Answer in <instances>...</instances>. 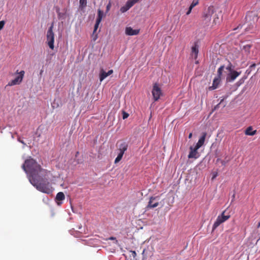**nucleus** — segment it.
<instances>
[{
	"label": "nucleus",
	"mask_w": 260,
	"mask_h": 260,
	"mask_svg": "<svg viewBox=\"0 0 260 260\" xmlns=\"http://www.w3.org/2000/svg\"><path fill=\"white\" fill-rule=\"evenodd\" d=\"M22 168L25 173L28 174L29 181L30 179L37 177L39 175L45 177L48 173L47 170L42 169L41 166L32 158L25 160Z\"/></svg>",
	"instance_id": "1"
},
{
	"label": "nucleus",
	"mask_w": 260,
	"mask_h": 260,
	"mask_svg": "<svg viewBox=\"0 0 260 260\" xmlns=\"http://www.w3.org/2000/svg\"><path fill=\"white\" fill-rule=\"evenodd\" d=\"M41 175L35 178L30 179V183L39 191L50 194L52 192V187L47 179L41 178Z\"/></svg>",
	"instance_id": "2"
},
{
	"label": "nucleus",
	"mask_w": 260,
	"mask_h": 260,
	"mask_svg": "<svg viewBox=\"0 0 260 260\" xmlns=\"http://www.w3.org/2000/svg\"><path fill=\"white\" fill-rule=\"evenodd\" d=\"M225 211L222 212L221 215H219L215 222L214 223L212 227V230H215L220 224L225 222L230 217V215H225L224 213Z\"/></svg>",
	"instance_id": "3"
},
{
	"label": "nucleus",
	"mask_w": 260,
	"mask_h": 260,
	"mask_svg": "<svg viewBox=\"0 0 260 260\" xmlns=\"http://www.w3.org/2000/svg\"><path fill=\"white\" fill-rule=\"evenodd\" d=\"M16 73L18 74V75L14 80H12V81L9 82L8 85L13 86L15 85H18L19 84L22 82V79L24 77L25 72L24 71H21L20 72H18V70H17Z\"/></svg>",
	"instance_id": "4"
},
{
	"label": "nucleus",
	"mask_w": 260,
	"mask_h": 260,
	"mask_svg": "<svg viewBox=\"0 0 260 260\" xmlns=\"http://www.w3.org/2000/svg\"><path fill=\"white\" fill-rule=\"evenodd\" d=\"M152 93L154 101H157L162 95L161 88L158 86L157 83L154 84L152 90Z\"/></svg>",
	"instance_id": "5"
},
{
	"label": "nucleus",
	"mask_w": 260,
	"mask_h": 260,
	"mask_svg": "<svg viewBox=\"0 0 260 260\" xmlns=\"http://www.w3.org/2000/svg\"><path fill=\"white\" fill-rule=\"evenodd\" d=\"M159 197H151L149 199L148 205L146 207V210H149L151 208H154L158 206Z\"/></svg>",
	"instance_id": "6"
},
{
	"label": "nucleus",
	"mask_w": 260,
	"mask_h": 260,
	"mask_svg": "<svg viewBox=\"0 0 260 260\" xmlns=\"http://www.w3.org/2000/svg\"><path fill=\"white\" fill-rule=\"evenodd\" d=\"M214 11L215 10L213 6H210L204 9L202 16L211 19V17L213 15Z\"/></svg>",
	"instance_id": "7"
},
{
	"label": "nucleus",
	"mask_w": 260,
	"mask_h": 260,
	"mask_svg": "<svg viewBox=\"0 0 260 260\" xmlns=\"http://www.w3.org/2000/svg\"><path fill=\"white\" fill-rule=\"evenodd\" d=\"M199 148H197V147H193L192 146H190L189 147V153L188 155V158H197L199 155L198 152V150Z\"/></svg>",
	"instance_id": "8"
},
{
	"label": "nucleus",
	"mask_w": 260,
	"mask_h": 260,
	"mask_svg": "<svg viewBox=\"0 0 260 260\" xmlns=\"http://www.w3.org/2000/svg\"><path fill=\"white\" fill-rule=\"evenodd\" d=\"M241 73V72L233 71L230 72L226 77V80L229 82L234 81Z\"/></svg>",
	"instance_id": "9"
},
{
	"label": "nucleus",
	"mask_w": 260,
	"mask_h": 260,
	"mask_svg": "<svg viewBox=\"0 0 260 260\" xmlns=\"http://www.w3.org/2000/svg\"><path fill=\"white\" fill-rule=\"evenodd\" d=\"M117 148L118 152L124 153L125 151L127 150L128 144L125 142H119L117 143Z\"/></svg>",
	"instance_id": "10"
},
{
	"label": "nucleus",
	"mask_w": 260,
	"mask_h": 260,
	"mask_svg": "<svg viewBox=\"0 0 260 260\" xmlns=\"http://www.w3.org/2000/svg\"><path fill=\"white\" fill-rule=\"evenodd\" d=\"M54 34H47V43L51 49H54Z\"/></svg>",
	"instance_id": "11"
},
{
	"label": "nucleus",
	"mask_w": 260,
	"mask_h": 260,
	"mask_svg": "<svg viewBox=\"0 0 260 260\" xmlns=\"http://www.w3.org/2000/svg\"><path fill=\"white\" fill-rule=\"evenodd\" d=\"M207 136L206 133H203L202 134V136L201 137V138L199 139L198 143H197L196 145L195 146L197 147V148H200L202 145H203L205 139Z\"/></svg>",
	"instance_id": "12"
},
{
	"label": "nucleus",
	"mask_w": 260,
	"mask_h": 260,
	"mask_svg": "<svg viewBox=\"0 0 260 260\" xmlns=\"http://www.w3.org/2000/svg\"><path fill=\"white\" fill-rule=\"evenodd\" d=\"M211 19L208 18H206L204 17L203 16H202V26L205 28L210 27L211 23Z\"/></svg>",
	"instance_id": "13"
},
{
	"label": "nucleus",
	"mask_w": 260,
	"mask_h": 260,
	"mask_svg": "<svg viewBox=\"0 0 260 260\" xmlns=\"http://www.w3.org/2000/svg\"><path fill=\"white\" fill-rule=\"evenodd\" d=\"M65 199V196L64 193L62 192H59L57 193L55 201L57 202L58 205H60L61 203L59 202V201H62Z\"/></svg>",
	"instance_id": "14"
},
{
	"label": "nucleus",
	"mask_w": 260,
	"mask_h": 260,
	"mask_svg": "<svg viewBox=\"0 0 260 260\" xmlns=\"http://www.w3.org/2000/svg\"><path fill=\"white\" fill-rule=\"evenodd\" d=\"M220 80L221 78L218 77L215 78L213 80L212 85L209 87V89L210 90H214L216 89L220 82Z\"/></svg>",
	"instance_id": "15"
},
{
	"label": "nucleus",
	"mask_w": 260,
	"mask_h": 260,
	"mask_svg": "<svg viewBox=\"0 0 260 260\" xmlns=\"http://www.w3.org/2000/svg\"><path fill=\"white\" fill-rule=\"evenodd\" d=\"M133 7V4L128 3L127 1L125 5L121 7L120 11L122 13H125Z\"/></svg>",
	"instance_id": "16"
},
{
	"label": "nucleus",
	"mask_w": 260,
	"mask_h": 260,
	"mask_svg": "<svg viewBox=\"0 0 260 260\" xmlns=\"http://www.w3.org/2000/svg\"><path fill=\"white\" fill-rule=\"evenodd\" d=\"M213 21L212 24H211L210 27H213L214 26L219 24L220 22L219 16L216 14L213 15Z\"/></svg>",
	"instance_id": "17"
},
{
	"label": "nucleus",
	"mask_w": 260,
	"mask_h": 260,
	"mask_svg": "<svg viewBox=\"0 0 260 260\" xmlns=\"http://www.w3.org/2000/svg\"><path fill=\"white\" fill-rule=\"evenodd\" d=\"M108 76V75L107 74V72H106L105 71H104L103 69H102L100 71L99 75L100 81L102 82Z\"/></svg>",
	"instance_id": "18"
},
{
	"label": "nucleus",
	"mask_w": 260,
	"mask_h": 260,
	"mask_svg": "<svg viewBox=\"0 0 260 260\" xmlns=\"http://www.w3.org/2000/svg\"><path fill=\"white\" fill-rule=\"evenodd\" d=\"M104 14L103 11L100 9L98 10V17L96 20L98 21V24L100 23L102 18L104 17Z\"/></svg>",
	"instance_id": "19"
},
{
	"label": "nucleus",
	"mask_w": 260,
	"mask_h": 260,
	"mask_svg": "<svg viewBox=\"0 0 260 260\" xmlns=\"http://www.w3.org/2000/svg\"><path fill=\"white\" fill-rule=\"evenodd\" d=\"M252 128L251 126L248 127L245 131V134L248 136H253L256 134V131H252Z\"/></svg>",
	"instance_id": "20"
},
{
	"label": "nucleus",
	"mask_w": 260,
	"mask_h": 260,
	"mask_svg": "<svg viewBox=\"0 0 260 260\" xmlns=\"http://www.w3.org/2000/svg\"><path fill=\"white\" fill-rule=\"evenodd\" d=\"M198 46L197 44H195L191 48L192 53L194 54V58H197L199 52Z\"/></svg>",
	"instance_id": "21"
},
{
	"label": "nucleus",
	"mask_w": 260,
	"mask_h": 260,
	"mask_svg": "<svg viewBox=\"0 0 260 260\" xmlns=\"http://www.w3.org/2000/svg\"><path fill=\"white\" fill-rule=\"evenodd\" d=\"M224 99H222V100H221L220 102H219V104H218L217 105H216L214 107V109H213V111H214V110H217L219 107V106L220 105H221L222 108H224V107H225L226 106V104L223 103V101H224Z\"/></svg>",
	"instance_id": "22"
},
{
	"label": "nucleus",
	"mask_w": 260,
	"mask_h": 260,
	"mask_svg": "<svg viewBox=\"0 0 260 260\" xmlns=\"http://www.w3.org/2000/svg\"><path fill=\"white\" fill-rule=\"evenodd\" d=\"M87 5V0H80L79 1V8L81 10L84 9Z\"/></svg>",
	"instance_id": "23"
},
{
	"label": "nucleus",
	"mask_w": 260,
	"mask_h": 260,
	"mask_svg": "<svg viewBox=\"0 0 260 260\" xmlns=\"http://www.w3.org/2000/svg\"><path fill=\"white\" fill-rule=\"evenodd\" d=\"M224 68V66H221L218 68V69L217 70V77L221 78Z\"/></svg>",
	"instance_id": "24"
},
{
	"label": "nucleus",
	"mask_w": 260,
	"mask_h": 260,
	"mask_svg": "<svg viewBox=\"0 0 260 260\" xmlns=\"http://www.w3.org/2000/svg\"><path fill=\"white\" fill-rule=\"evenodd\" d=\"M123 154L124 153L118 152V155L116 157V158H115V161H114L115 164L118 163V162H119L121 160V159L122 158V156L123 155Z\"/></svg>",
	"instance_id": "25"
},
{
	"label": "nucleus",
	"mask_w": 260,
	"mask_h": 260,
	"mask_svg": "<svg viewBox=\"0 0 260 260\" xmlns=\"http://www.w3.org/2000/svg\"><path fill=\"white\" fill-rule=\"evenodd\" d=\"M139 32V30H134L131 27H126L125 28V32Z\"/></svg>",
	"instance_id": "26"
},
{
	"label": "nucleus",
	"mask_w": 260,
	"mask_h": 260,
	"mask_svg": "<svg viewBox=\"0 0 260 260\" xmlns=\"http://www.w3.org/2000/svg\"><path fill=\"white\" fill-rule=\"evenodd\" d=\"M199 0H193L191 5H190L193 8L199 4Z\"/></svg>",
	"instance_id": "27"
},
{
	"label": "nucleus",
	"mask_w": 260,
	"mask_h": 260,
	"mask_svg": "<svg viewBox=\"0 0 260 260\" xmlns=\"http://www.w3.org/2000/svg\"><path fill=\"white\" fill-rule=\"evenodd\" d=\"M111 6H112L111 2L109 1L108 4H107V5L106 6V13H108L110 11V10L111 9Z\"/></svg>",
	"instance_id": "28"
},
{
	"label": "nucleus",
	"mask_w": 260,
	"mask_h": 260,
	"mask_svg": "<svg viewBox=\"0 0 260 260\" xmlns=\"http://www.w3.org/2000/svg\"><path fill=\"white\" fill-rule=\"evenodd\" d=\"M98 38V34H92L91 38L92 39V41H95L96 40V39Z\"/></svg>",
	"instance_id": "29"
},
{
	"label": "nucleus",
	"mask_w": 260,
	"mask_h": 260,
	"mask_svg": "<svg viewBox=\"0 0 260 260\" xmlns=\"http://www.w3.org/2000/svg\"><path fill=\"white\" fill-rule=\"evenodd\" d=\"M226 69L228 70L229 72H233L234 70H233L232 64L231 62L229 63L228 66L226 68Z\"/></svg>",
	"instance_id": "30"
},
{
	"label": "nucleus",
	"mask_w": 260,
	"mask_h": 260,
	"mask_svg": "<svg viewBox=\"0 0 260 260\" xmlns=\"http://www.w3.org/2000/svg\"><path fill=\"white\" fill-rule=\"evenodd\" d=\"M129 116V114L125 111L122 112V118L123 119L127 118Z\"/></svg>",
	"instance_id": "31"
},
{
	"label": "nucleus",
	"mask_w": 260,
	"mask_h": 260,
	"mask_svg": "<svg viewBox=\"0 0 260 260\" xmlns=\"http://www.w3.org/2000/svg\"><path fill=\"white\" fill-rule=\"evenodd\" d=\"M139 0H128L127 2L130 3L131 4H133V6L137 2H138Z\"/></svg>",
	"instance_id": "32"
},
{
	"label": "nucleus",
	"mask_w": 260,
	"mask_h": 260,
	"mask_svg": "<svg viewBox=\"0 0 260 260\" xmlns=\"http://www.w3.org/2000/svg\"><path fill=\"white\" fill-rule=\"evenodd\" d=\"M5 22L4 20L0 21V30L4 27Z\"/></svg>",
	"instance_id": "33"
},
{
	"label": "nucleus",
	"mask_w": 260,
	"mask_h": 260,
	"mask_svg": "<svg viewBox=\"0 0 260 260\" xmlns=\"http://www.w3.org/2000/svg\"><path fill=\"white\" fill-rule=\"evenodd\" d=\"M99 24L100 23L98 24V21L96 20V23H95V25H94V29L93 30V32H95L96 31V30H97V29H98V28L99 27Z\"/></svg>",
	"instance_id": "34"
},
{
	"label": "nucleus",
	"mask_w": 260,
	"mask_h": 260,
	"mask_svg": "<svg viewBox=\"0 0 260 260\" xmlns=\"http://www.w3.org/2000/svg\"><path fill=\"white\" fill-rule=\"evenodd\" d=\"M192 9H193V8L190 6L189 8H188V11H187V12L186 13V14L187 15H189L190 14V13L191 12V11H192Z\"/></svg>",
	"instance_id": "35"
},
{
	"label": "nucleus",
	"mask_w": 260,
	"mask_h": 260,
	"mask_svg": "<svg viewBox=\"0 0 260 260\" xmlns=\"http://www.w3.org/2000/svg\"><path fill=\"white\" fill-rule=\"evenodd\" d=\"M130 252L132 253V255L134 258H135L137 256V253L135 251L131 250Z\"/></svg>",
	"instance_id": "36"
},
{
	"label": "nucleus",
	"mask_w": 260,
	"mask_h": 260,
	"mask_svg": "<svg viewBox=\"0 0 260 260\" xmlns=\"http://www.w3.org/2000/svg\"><path fill=\"white\" fill-rule=\"evenodd\" d=\"M228 162V160L227 161H225V160H221V164L222 166H225L226 163Z\"/></svg>",
	"instance_id": "37"
},
{
	"label": "nucleus",
	"mask_w": 260,
	"mask_h": 260,
	"mask_svg": "<svg viewBox=\"0 0 260 260\" xmlns=\"http://www.w3.org/2000/svg\"><path fill=\"white\" fill-rule=\"evenodd\" d=\"M217 175H218L217 172H214V174L213 175V177L212 178V180H213L214 179H215L217 176Z\"/></svg>",
	"instance_id": "38"
},
{
	"label": "nucleus",
	"mask_w": 260,
	"mask_h": 260,
	"mask_svg": "<svg viewBox=\"0 0 260 260\" xmlns=\"http://www.w3.org/2000/svg\"><path fill=\"white\" fill-rule=\"evenodd\" d=\"M113 70H109L108 72H107V74L108 75V76H110V75H111L112 74H113Z\"/></svg>",
	"instance_id": "39"
},
{
	"label": "nucleus",
	"mask_w": 260,
	"mask_h": 260,
	"mask_svg": "<svg viewBox=\"0 0 260 260\" xmlns=\"http://www.w3.org/2000/svg\"><path fill=\"white\" fill-rule=\"evenodd\" d=\"M240 27L241 28L242 26L240 25H239L237 27L234 28L233 30H235L238 29H239Z\"/></svg>",
	"instance_id": "40"
},
{
	"label": "nucleus",
	"mask_w": 260,
	"mask_h": 260,
	"mask_svg": "<svg viewBox=\"0 0 260 260\" xmlns=\"http://www.w3.org/2000/svg\"><path fill=\"white\" fill-rule=\"evenodd\" d=\"M192 134L191 133H190L189 134V136H188V138L189 139H191L192 138Z\"/></svg>",
	"instance_id": "41"
},
{
	"label": "nucleus",
	"mask_w": 260,
	"mask_h": 260,
	"mask_svg": "<svg viewBox=\"0 0 260 260\" xmlns=\"http://www.w3.org/2000/svg\"><path fill=\"white\" fill-rule=\"evenodd\" d=\"M221 160L220 158H217V160H216V162H217L220 161L221 162Z\"/></svg>",
	"instance_id": "42"
},
{
	"label": "nucleus",
	"mask_w": 260,
	"mask_h": 260,
	"mask_svg": "<svg viewBox=\"0 0 260 260\" xmlns=\"http://www.w3.org/2000/svg\"><path fill=\"white\" fill-rule=\"evenodd\" d=\"M126 34L128 35H137V34L132 33V34Z\"/></svg>",
	"instance_id": "43"
},
{
	"label": "nucleus",
	"mask_w": 260,
	"mask_h": 260,
	"mask_svg": "<svg viewBox=\"0 0 260 260\" xmlns=\"http://www.w3.org/2000/svg\"><path fill=\"white\" fill-rule=\"evenodd\" d=\"M58 15L59 17H61V14L60 13H59Z\"/></svg>",
	"instance_id": "44"
},
{
	"label": "nucleus",
	"mask_w": 260,
	"mask_h": 260,
	"mask_svg": "<svg viewBox=\"0 0 260 260\" xmlns=\"http://www.w3.org/2000/svg\"><path fill=\"white\" fill-rule=\"evenodd\" d=\"M260 227V222L258 223L257 228H259Z\"/></svg>",
	"instance_id": "45"
},
{
	"label": "nucleus",
	"mask_w": 260,
	"mask_h": 260,
	"mask_svg": "<svg viewBox=\"0 0 260 260\" xmlns=\"http://www.w3.org/2000/svg\"><path fill=\"white\" fill-rule=\"evenodd\" d=\"M19 141L20 142H21V143H22V144H24V142H23V141H21V140H20L19 139Z\"/></svg>",
	"instance_id": "46"
},
{
	"label": "nucleus",
	"mask_w": 260,
	"mask_h": 260,
	"mask_svg": "<svg viewBox=\"0 0 260 260\" xmlns=\"http://www.w3.org/2000/svg\"><path fill=\"white\" fill-rule=\"evenodd\" d=\"M43 70H41V71H40V75H42V74L43 73Z\"/></svg>",
	"instance_id": "47"
},
{
	"label": "nucleus",
	"mask_w": 260,
	"mask_h": 260,
	"mask_svg": "<svg viewBox=\"0 0 260 260\" xmlns=\"http://www.w3.org/2000/svg\"><path fill=\"white\" fill-rule=\"evenodd\" d=\"M245 29H246V31H249V29H248L247 28Z\"/></svg>",
	"instance_id": "48"
},
{
	"label": "nucleus",
	"mask_w": 260,
	"mask_h": 260,
	"mask_svg": "<svg viewBox=\"0 0 260 260\" xmlns=\"http://www.w3.org/2000/svg\"><path fill=\"white\" fill-rule=\"evenodd\" d=\"M51 31V30H49L48 32H50Z\"/></svg>",
	"instance_id": "49"
}]
</instances>
